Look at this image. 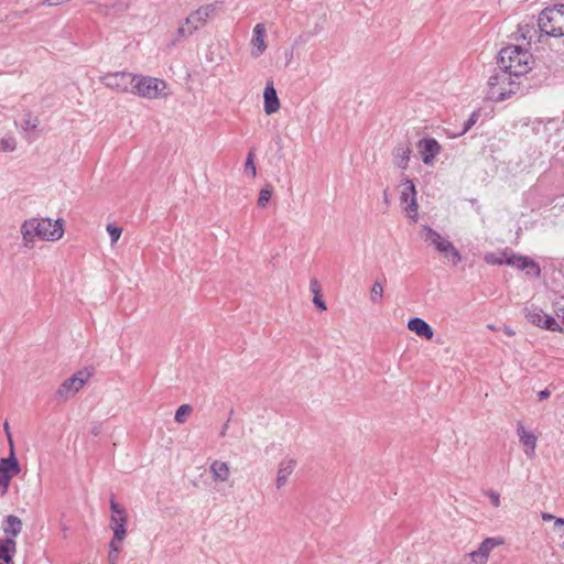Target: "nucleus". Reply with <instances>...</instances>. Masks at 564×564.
<instances>
[{"instance_id": "dca6fc26", "label": "nucleus", "mask_w": 564, "mask_h": 564, "mask_svg": "<svg viewBox=\"0 0 564 564\" xmlns=\"http://www.w3.org/2000/svg\"><path fill=\"white\" fill-rule=\"evenodd\" d=\"M265 37V26L263 23H258L253 28L251 45H252V55L254 57H259L263 54L267 48V44L264 41Z\"/></svg>"}, {"instance_id": "9b49d317", "label": "nucleus", "mask_w": 564, "mask_h": 564, "mask_svg": "<svg viewBox=\"0 0 564 564\" xmlns=\"http://www.w3.org/2000/svg\"><path fill=\"white\" fill-rule=\"evenodd\" d=\"M506 264L514 267L519 270L525 271L528 275L539 276L540 267L532 259L523 256L510 254L506 257Z\"/></svg>"}, {"instance_id": "79ce46f5", "label": "nucleus", "mask_w": 564, "mask_h": 564, "mask_svg": "<svg viewBox=\"0 0 564 564\" xmlns=\"http://www.w3.org/2000/svg\"><path fill=\"white\" fill-rule=\"evenodd\" d=\"M487 496L489 497L491 503L498 508L500 506V495L494 490H489L487 492Z\"/></svg>"}, {"instance_id": "603ef678", "label": "nucleus", "mask_w": 564, "mask_h": 564, "mask_svg": "<svg viewBox=\"0 0 564 564\" xmlns=\"http://www.w3.org/2000/svg\"><path fill=\"white\" fill-rule=\"evenodd\" d=\"M3 429L6 431V434H7L8 438H9L10 444L12 445L11 433H10V427H9L8 422L4 423Z\"/></svg>"}, {"instance_id": "4468645a", "label": "nucleus", "mask_w": 564, "mask_h": 564, "mask_svg": "<svg viewBox=\"0 0 564 564\" xmlns=\"http://www.w3.org/2000/svg\"><path fill=\"white\" fill-rule=\"evenodd\" d=\"M214 10L215 7L213 4L203 6L185 19V24L189 25L193 31H196L207 21Z\"/></svg>"}, {"instance_id": "9d476101", "label": "nucleus", "mask_w": 564, "mask_h": 564, "mask_svg": "<svg viewBox=\"0 0 564 564\" xmlns=\"http://www.w3.org/2000/svg\"><path fill=\"white\" fill-rule=\"evenodd\" d=\"M417 149L423 163L432 165L435 158L441 153L442 147L434 138H423L417 142Z\"/></svg>"}, {"instance_id": "f704fd0d", "label": "nucleus", "mask_w": 564, "mask_h": 564, "mask_svg": "<svg viewBox=\"0 0 564 564\" xmlns=\"http://www.w3.org/2000/svg\"><path fill=\"white\" fill-rule=\"evenodd\" d=\"M106 229L110 236L111 245L116 243L122 234V228H120L113 224H108Z\"/></svg>"}, {"instance_id": "f8f14e48", "label": "nucleus", "mask_w": 564, "mask_h": 564, "mask_svg": "<svg viewBox=\"0 0 564 564\" xmlns=\"http://www.w3.org/2000/svg\"><path fill=\"white\" fill-rule=\"evenodd\" d=\"M40 232L41 230H39L37 218L24 220L21 225V235L24 247L32 248L35 238L40 239Z\"/></svg>"}, {"instance_id": "39448f33", "label": "nucleus", "mask_w": 564, "mask_h": 564, "mask_svg": "<svg viewBox=\"0 0 564 564\" xmlns=\"http://www.w3.org/2000/svg\"><path fill=\"white\" fill-rule=\"evenodd\" d=\"M91 373L86 370H80L73 375L70 378L64 380L58 387L55 398L58 401H67L74 397L88 381Z\"/></svg>"}, {"instance_id": "aec40b11", "label": "nucleus", "mask_w": 564, "mask_h": 564, "mask_svg": "<svg viewBox=\"0 0 564 564\" xmlns=\"http://www.w3.org/2000/svg\"><path fill=\"white\" fill-rule=\"evenodd\" d=\"M422 239L429 245L433 246L437 251L446 242V238L442 237L436 230L427 225H423Z\"/></svg>"}, {"instance_id": "2f4dec72", "label": "nucleus", "mask_w": 564, "mask_h": 564, "mask_svg": "<svg viewBox=\"0 0 564 564\" xmlns=\"http://www.w3.org/2000/svg\"><path fill=\"white\" fill-rule=\"evenodd\" d=\"M193 409L189 404H182L175 412V422L182 424L186 421L187 416L192 413Z\"/></svg>"}, {"instance_id": "a18cd8bd", "label": "nucleus", "mask_w": 564, "mask_h": 564, "mask_svg": "<svg viewBox=\"0 0 564 564\" xmlns=\"http://www.w3.org/2000/svg\"><path fill=\"white\" fill-rule=\"evenodd\" d=\"M313 303H314V304H315V305H316L321 311H326V310H327L326 304H325V302L322 300L321 294L314 295Z\"/></svg>"}, {"instance_id": "393cba45", "label": "nucleus", "mask_w": 564, "mask_h": 564, "mask_svg": "<svg viewBox=\"0 0 564 564\" xmlns=\"http://www.w3.org/2000/svg\"><path fill=\"white\" fill-rule=\"evenodd\" d=\"M128 522L127 516H111L110 519V528L113 531V534H116V538L118 540H124L127 530L126 525Z\"/></svg>"}, {"instance_id": "412c9836", "label": "nucleus", "mask_w": 564, "mask_h": 564, "mask_svg": "<svg viewBox=\"0 0 564 564\" xmlns=\"http://www.w3.org/2000/svg\"><path fill=\"white\" fill-rule=\"evenodd\" d=\"M438 252L453 265H457L462 261L460 252L449 240H446V242L443 243L438 249Z\"/></svg>"}, {"instance_id": "ea45409f", "label": "nucleus", "mask_w": 564, "mask_h": 564, "mask_svg": "<svg viewBox=\"0 0 564 564\" xmlns=\"http://www.w3.org/2000/svg\"><path fill=\"white\" fill-rule=\"evenodd\" d=\"M193 32V29L189 25H186L185 22L177 29V35L180 39L186 37L191 35Z\"/></svg>"}, {"instance_id": "ddd939ff", "label": "nucleus", "mask_w": 564, "mask_h": 564, "mask_svg": "<svg viewBox=\"0 0 564 564\" xmlns=\"http://www.w3.org/2000/svg\"><path fill=\"white\" fill-rule=\"evenodd\" d=\"M517 434L519 436V441L524 448V453L529 458H533L535 456V447H536V436L530 432H528L522 423L518 424Z\"/></svg>"}, {"instance_id": "58836bf2", "label": "nucleus", "mask_w": 564, "mask_h": 564, "mask_svg": "<svg viewBox=\"0 0 564 564\" xmlns=\"http://www.w3.org/2000/svg\"><path fill=\"white\" fill-rule=\"evenodd\" d=\"M110 510L112 512L111 516H127L124 508L121 507L115 499L110 500Z\"/></svg>"}, {"instance_id": "7ed1b4c3", "label": "nucleus", "mask_w": 564, "mask_h": 564, "mask_svg": "<svg viewBox=\"0 0 564 564\" xmlns=\"http://www.w3.org/2000/svg\"><path fill=\"white\" fill-rule=\"evenodd\" d=\"M538 26L542 33L549 36H564V3L541 11Z\"/></svg>"}, {"instance_id": "3c124183", "label": "nucleus", "mask_w": 564, "mask_h": 564, "mask_svg": "<svg viewBox=\"0 0 564 564\" xmlns=\"http://www.w3.org/2000/svg\"><path fill=\"white\" fill-rule=\"evenodd\" d=\"M66 0H44V3L47 6H58L65 2Z\"/></svg>"}, {"instance_id": "49530a36", "label": "nucleus", "mask_w": 564, "mask_h": 564, "mask_svg": "<svg viewBox=\"0 0 564 564\" xmlns=\"http://www.w3.org/2000/svg\"><path fill=\"white\" fill-rule=\"evenodd\" d=\"M122 541H123V540H118V539L116 538V534H113V538H112V540H111V541H110V543H109V547H110V550H109V551H113L115 549H120V550H121V542H122Z\"/></svg>"}, {"instance_id": "09e8293b", "label": "nucleus", "mask_w": 564, "mask_h": 564, "mask_svg": "<svg viewBox=\"0 0 564 564\" xmlns=\"http://www.w3.org/2000/svg\"><path fill=\"white\" fill-rule=\"evenodd\" d=\"M550 394H551L550 390L544 389L538 393V397H539V400L542 401V400L547 399L550 397Z\"/></svg>"}, {"instance_id": "f3484780", "label": "nucleus", "mask_w": 564, "mask_h": 564, "mask_svg": "<svg viewBox=\"0 0 564 564\" xmlns=\"http://www.w3.org/2000/svg\"><path fill=\"white\" fill-rule=\"evenodd\" d=\"M264 112L267 115H272L280 109V100L276 94L275 88L273 87V83H268L264 93Z\"/></svg>"}, {"instance_id": "c85d7f7f", "label": "nucleus", "mask_w": 564, "mask_h": 564, "mask_svg": "<svg viewBox=\"0 0 564 564\" xmlns=\"http://www.w3.org/2000/svg\"><path fill=\"white\" fill-rule=\"evenodd\" d=\"M551 332L564 333V327L553 316L544 314L542 325L540 326Z\"/></svg>"}, {"instance_id": "7c9ffc66", "label": "nucleus", "mask_w": 564, "mask_h": 564, "mask_svg": "<svg viewBox=\"0 0 564 564\" xmlns=\"http://www.w3.org/2000/svg\"><path fill=\"white\" fill-rule=\"evenodd\" d=\"M383 295V284L381 281L377 280L370 290V301L373 304H379L382 300Z\"/></svg>"}, {"instance_id": "8fccbe9b", "label": "nucleus", "mask_w": 564, "mask_h": 564, "mask_svg": "<svg viewBox=\"0 0 564 564\" xmlns=\"http://www.w3.org/2000/svg\"><path fill=\"white\" fill-rule=\"evenodd\" d=\"M383 203L386 204L387 207L390 206V193H389V188H386L383 191Z\"/></svg>"}, {"instance_id": "4c0bfd02", "label": "nucleus", "mask_w": 564, "mask_h": 564, "mask_svg": "<svg viewBox=\"0 0 564 564\" xmlns=\"http://www.w3.org/2000/svg\"><path fill=\"white\" fill-rule=\"evenodd\" d=\"M15 150L14 139H1L0 140V152H12Z\"/></svg>"}, {"instance_id": "864d4df0", "label": "nucleus", "mask_w": 564, "mask_h": 564, "mask_svg": "<svg viewBox=\"0 0 564 564\" xmlns=\"http://www.w3.org/2000/svg\"><path fill=\"white\" fill-rule=\"evenodd\" d=\"M542 519L544 521H551V520H555L556 518L553 514H551V513L544 512V513H542Z\"/></svg>"}, {"instance_id": "423d86ee", "label": "nucleus", "mask_w": 564, "mask_h": 564, "mask_svg": "<svg viewBox=\"0 0 564 564\" xmlns=\"http://www.w3.org/2000/svg\"><path fill=\"white\" fill-rule=\"evenodd\" d=\"M135 75L127 72L108 73L100 77V82L108 88L118 93H128L133 88Z\"/></svg>"}, {"instance_id": "72a5a7b5", "label": "nucleus", "mask_w": 564, "mask_h": 564, "mask_svg": "<svg viewBox=\"0 0 564 564\" xmlns=\"http://www.w3.org/2000/svg\"><path fill=\"white\" fill-rule=\"evenodd\" d=\"M510 254H508L507 252H503L501 253L500 256L496 254V253H487L485 256V261L489 264H503L506 263V257H509Z\"/></svg>"}, {"instance_id": "6e6552de", "label": "nucleus", "mask_w": 564, "mask_h": 564, "mask_svg": "<svg viewBox=\"0 0 564 564\" xmlns=\"http://www.w3.org/2000/svg\"><path fill=\"white\" fill-rule=\"evenodd\" d=\"M40 239L46 241H56L63 237V219H56L54 223L50 218L37 219Z\"/></svg>"}, {"instance_id": "473e14b6", "label": "nucleus", "mask_w": 564, "mask_h": 564, "mask_svg": "<svg viewBox=\"0 0 564 564\" xmlns=\"http://www.w3.org/2000/svg\"><path fill=\"white\" fill-rule=\"evenodd\" d=\"M518 33L521 39L530 42L533 37V34L535 33V30L531 24H519Z\"/></svg>"}, {"instance_id": "c756f323", "label": "nucleus", "mask_w": 564, "mask_h": 564, "mask_svg": "<svg viewBox=\"0 0 564 564\" xmlns=\"http://www.w3.org/2000/svg\"><path fill=\"white\" fill-rule=\"evenodd\" d=\"M272 192H273V187L271 184H267L263 188H261V191L259 193L258 202H257V204L260 208L267 207L268 203L271 199Z\"/></svg>"}, {"instance_id": "b1692460", "label": "nucleus", "mask_w": 564, "mask_h": 564, "mask_svg": "<svg viewBox=\"0 0 564 564\" xmlns=\"http://www.w3.org/2000/svg\"><path fill=\"white\" fill-rule=\"evenodd\" d=\"M0 473L11 475L12 477L20 473V465L13 454V451H11V455L9 457L0 459Z\"/></svg>"}, {"instance_id": "4be33fe9", "label": "nucleus", "mask_w": 564, "mask_h": 564, "mask_svg": "<svg viewBox=\"0 0 564 564\" xmlns=\"http://www.w3.org/2000/svg\"><path fill=\"white\" fill-rule=\"evenodd\" d=\"M15 542L12 539L0 540V564H13Z\"/></svg>"}, {"instance_id": "a19ab883", "label": "nucleus", "mask_w": 564, "mask_h": 564, "mask_svg": "<svg viewBox=\"0 0 564 564\" xmlns=\"http://www.w3.org/2000/svg\"><path fill=\"white\" fill-rule=\"evenodd\" d=\"M553 529L555 532H557L560 535L564 534V519L563 518H556L554 520Z\"/></svg>"}, {"instance_id": "a878e982", "label": "nucleus", "mask_w": 564, "mask_h": 564, "mask_svg": "<svg viewBox=\"0 0 564 564\" xmlns=\"http://www.w3.org/2000/svg\"><path fill=\"white\" fill-rule=\"evenodd\" d=\"M22 530V521L17 516L10 514L6 518L3 531L6 534L17 536Z\"/></svg>"}, {"instance_id": "4d7b16f0", "label": "nucleus", "mask_w": 564, "mask_h": 564, "mask_svg": "<svg viewBox=\"0 0 564 564\" xmlns=\"http://www.w3.org/2000/svg\"><path fill=\"white\" fill-rule=\"evenodd\" d=\"M506 333H507L508 335H512V334H513V332H512V330H510V329H508Z\"/></svg>"}, {"instance_id": "5701e85b", "label": "nucleus", "mask_w": 564, "mask_h": 564, "mask_svg": "<svg viewBox=\"0 0 564 564\" xmlns=\"http://www.w3.org/2000/svg\"><path fill=\"white\" fill-rule=\"evenodd\" d=\"M213 478L217 481H227L230 475L229 466L221 460H214L210 465Z\"/></svg>"}, {"instance_id": "f257e3e1", "label": "nucleus", "mask_w": 564, "mask_h": 564, "mask_svg": "<svg viewBox=\"0 0 564 564\" xmlns=\"http://www.w3.org/2000/svg\"><path fill=\"white\" fill-rule=\"evenodd\" d=\"M533 62V56L528 50L510 45L500 50L497 63L499 69L514 75L516 79H521L531 69Z\"/></svg>"}, {"instance_id": "6ab92c4d", "label": "nucleus", "mask_w": 564, "mask_h": 564, "mask_svg": "<svg viewBox=\"0 0 564 564\" xmlns=\"http://www.w3.org/2000/svg\"><path fill=\"white\" fill-rule=\"evenodd\" d=\"M411 148L409 144H398L393 150L394 163L398 167L405 170L409 165Z\"/></svg>"}, {"instance_id": "e433bc0d", "label": "nucleus", "mask_w": 564, "mask_h": 564, "mask_svg": "<svg viewBox=\"0 0 564 564\" xmlns=\"http://www.w3.org/2000/svg\"><path fill=\"white\" fill-rule=\"evenodd\" d=\"M479 118V115L478 112L474 111L470 117L464 122V127L462 129V131L459 133H457V135H463L465 134L478 120Z\"/></svg>"}, {"instance_id": "bb28decb", "label": "nucleus", "mask_w": 564, "mask_h": 564, "mask_svg": "<svg viewBox=\"0 0 564 564\" xmlns=\"http://www.w3.org/2000/svg\"><path fill=\"white\" fill-rule=\"evenodd\" d=\"M525 318L535 326H541L544 318V312L539 307H527L524 310Z\"/></svg>"}, {"instance_id": "f03ea898", "label": "nucleus", "mask_w": 564, "mask_h": 564, "mask_svg": "<svg viewBox=\"0 0 564 564\" xmlns=\"http://www.w3.org/2000/svg\"><path fill=\"white\" fill-rule=\"evenodd\" d=\"M488 87V98L495 102L503 101L512 95L522 93L521 79H516L514 75L502 69L489 77Z\"/></svg>"}, {"instance_id": "6e6d98bb", "label": "nucleus", "mask_w": 564, "mask_h": 564, "mask_svg": "<svg viewBox=\"0 0 564 564\" xmlns=\"http://www.w3.org/2000/svg\"><path fill=\"white\" fill-rule=\"evenodd\" d=\"M227 429H228V422H227V423H225V425L223 426V430H221V432H220V435H221V436H224V435L226 434Z\"/></svg>"}, {"instance_id": "1a4fd4ad", "label": "nucleus", "mask_w": 564, "mask_h": 564, "mask_svg": "<svg viewBox=\"0 0 564 564\" xmlns=\"http://www.w3.org/2000/svg\"><path fill=\"white\" fill-rule=\"evenodd\" d=\"M503 543L502 538H487L477 550L467 554L473 564H485L488 561L490 552Z\"/></svg>"}, {"instance_id": "c03bdc74", "label": "nucleus", "mask_w": 564, "mask_h": 564, "mask_svg": "<svg viewBox=\"0 0 564 564\" xmlns=\"http://www.w3.org/2000/svg\"><path fill=\"white\" fill-rule=\"evenodd\" d=\"M11 478V475L0 473V487L3 488V491H7Z\"/></svg>"}, {"instance_id": "2eb2a0df", "label": "nucleus", "mask_w": 564, "mask_h": 564, "mask_svg": "<svg viewBox=\"0 0 564 564\" xmlns=\"http://www.w3.org/2000/svg\"><path fill=\"white\" fill-rule=\"evenodd\" d=\"M297 462L294 458L290 457H286L280 462L275 481L278 489L286 485L289 477L294 471Z\"/></svg>"}, {"instance_id": "0eeeda50", "label": "nucleus", "mask_w": 564, "mask_h": 564, "mask_svg": "<svg viewBox=\"0 0 564 564\" xmlns=\"http://www.w3.org/2000/svg\"><path fill=\"white\" fill-rule=\"evenodd\" d=\"M402 186H403V189H402L401 196H400L401 203L406 205L405 206L406 215L413 221H416L417 217H419V213H417L419 205H417V200H416L415 185L411 180L405 178L402 182Z\"/></svg>"}, {"instance_id": "37998d69", "label": "nucleus", "mask_w": 564, "mask_h": 564, "mask_svg": "<svg viewBox=\"0 0 564 564\" xmlns=\"http://www.w3.org/2000/svg\"><path fill=\"white\" fill-rule=\"evenodd\" d=\"M120 552H121L120 549H115L113 551H109L108 563L109 564H117L118 561H119Z\"/></svg>"}, {"instance_id": "c9c22d12", "label": "nucleus", "mask_w": 564, "mask_h": 564, "mask_svg": "<svg viewBox=\"0 0 564 564\" xmlns=\"http://www.w3.org/2000/svg\"><path fill=\"white\" fill-rule=\"evenodd\" d=\"M254 153L253 151H250L247 155V160L245 163V171L246 173H250L252 177H256L257 175V169L253 162Z\"/></svg>"}, {"instance_id": "5fc2aeb1", "label": "nucleus", "mask_w": 564, "mask_h": 564, "mask_svg": "<svg viewBox=\"0 0 564 564\" xmlns=\"http://www.w3.org/2000/svg\"><path fill=\"white\" fill-rule=\"evenodd\" d=\"M99 432H100V426H99V425L94 426V427H93V430H91V433H93L94 435H98V434H99Z\"/></svg>"}, {"instance_id": "de8ad7c7", "label": "nucleus", "mask_w": 564, "mask_h": 564, "mask_svg": "<svg viewBox=\"0 0 564 564\" xmlns=\"http://www.w3.org/2000/svg\"><path fill=\"white\" fill-rule=\"evenodd\" d=\"M310 289L314 293V295L319 294V284L316 279H312L310 282Z\"/></svg>"}, {"instance_id": "a211bd4d", "label": "nucleus", "mask_w": 564, "mask_h": 564, "mask_svg": "<svg viewBox=\"0 0 564 564\" xmlns=\"http://www.w3.org/2000/svg\"><path fill=\"white\" fill-rule=\"evenodd\" d=\"M408 328L414 332L417 336L426 339H432L434 332L433 328L422 318L413 317L408 322Z\"/></svg>"}, {"instance_id": "20e7f679", "label": "nucleus", "mask_w": 564, "mask_h": 564, "mask_svg": "<svg viewBox=\"0 0 564 564\" xmlns=\"http://www.w3.org/2000/svg\"><path fill=\"white\" fill-rule=\"evenodd\" d=\"M165 88L166 83L162 79L135 75L131 93L142 98L156 99L162 96Z\"/></svg>"}, {"instance_id": "cd10ccee", "label": "nucleus", "mask_w": 564, "mask_h": 564, "mask_svg": "<svg viewBox=\"0 0 564 564\" xmlns=\"http://www.w3.org/2000/svg\"><path fill=\"white\" fill-rule=\"evenodd\" d=\"M39 123V118L31 112L24 113L19 122L15 121V124H19L24 131L36 129Z\"/></svg>"}]
</instances>
